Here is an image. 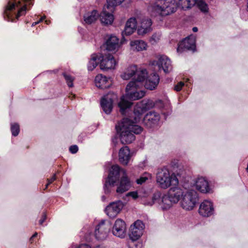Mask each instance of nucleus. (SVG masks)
<instances>
[{"instance_id": "1", "label": "nucleus", "mask_w": 248, "mask_h": 248, "mask_svg": "<svg viewBox=\"0 0 248 248\" xmlns=\"http://www.w3.org/2000/svg\"><path fill=\"white\" fill-rule=\"evenodd\" d=\"M141 119L140 113L134 110V115L123 119L116 125L117 132L120 134V138L123 144H129L135 139L134 134H139L143 128L137 124Z\"/></svg>"}, {"instance_id": "2", "label": "nucleus", "mask_w": 248, "mask_h": 248, "mask_svg": "<svg viewBox=\"0 0 248 248\" xmlns=\"http://www.w3.org/2000/svg\"><path fill=\"white\" fill-rule=\"evenodd\" d=\"M194 0H155L149 8V11L154 16H166L175 12L179 7L184 10L191 8L194 5Z\"/></svg>"}, {"instance_id": "3", "label": "nucleus", "mask_w": 248, "mask_h": 248, "mask_svg": "<svg viewBox=\"0 0 248 248\" xmlns=\"http://www.w3.org/2000/svg\"><path fill=\"white\" fill-rule=\"evenodd\" d=\"M144 81L140 78L139 81H131L127 85L125 95L121 98L118 104L120 111L122 114H124L132 105L131 101L140 99L145 95V92L141 90Z\"/></svg>"}, {"instance_id": "4", "label": "nucleus", "mask_w": 248, "mask_h": 248, "mask_svg": "<svg viewBox=\"0 0 248 248\" xmlns=\"http://www.w3.org/2000/svg\"><path fill=\"white\" fill-rule=\"evenodd\" d=\"M32 5V0H9L4 17L8 21L14 22L20 16L25 15Z\"/></svg>"}, {"instance_id": "5", "label": "nucleus", "mask_w": 248, "mask_h": 248, "mask_svg": "<svg viewBox=\"0 0 248 248\" xmlns=\"http://www.w3.org/2000/svg\"><path fill=\"white\" fill-rule=\"evenodd\" d=\"M156 182L157 186L166 189L171 186H177L179 180L174 173H170L166 168L158 169L156 175Z\"/></svg>"}, {"instance_id": "6", "label": "nucleus", "mask_w": 248, "mask_h": 248, "mask_svg": "<svg viewBox=\"0 0 248 248\" xmlns=\"http://www.w3.org/2000/svg\"><path fill=\"white\" fill-rule=\"evenodd\" d=\"M121 175L122 177L127 176L125 170L121 169L118 165L112 166L104 186L106 194H108L114 190V185L119 180Z\"/></svg>"}, {"instance_id": "7", "label": "nucleus", "mask_w": 248, "mask_h": 248, "mask_svg": "<svg viewBox=\"0 0 248 248\" xmlns=\"http://www.w3.org/2000/svg\"><path fill=\"white\" fill-rule=\"evenodd\" d=\"M147 72L145 69H138L135 65H130L121 74V78L124 80H129L132 78L131 81H139L140 78L144 80L147 78Z\"/></svg>"}, {"instance_id": "8", "label": "nucleus", "mask_w": 248, "mask_h": 248, "mask_svg": "<svg viewBox=\"0 0 248 248\" xmlns=\"http://www.w3.org/2000/svg\"><path fill=\"white\" fill-rule=\"evenodd\" d=\"M198 201V194L193 189L186 190L180 202L181 207L185 210H192Z\"/></svg>"}, {"instance_id": "9", "label": "nucleus", "mask_w": 248, "mask_h": 248, "mask_svg": "<svg viewBox=\"0 0 248 248\" xmlns=\"http://www.w3.org/2000/svg\"><path fill=\"white\" fill-rule=\"evenodd\" d=\"M100 67L103 70L115 68L116 61L112 55L108 53L100 55Z\"/></svg>"}, {"instance_id": "10", "label": "nucleus", "mask_w": 248, "mask_h": 248, "mask_svg": "<svg viewBox=\"0 0 248 248\" xmlns=\"http://www.w3.org/2000/svg\"><path fill=\"white\" fill-rule=\"evenodd\" d=\"M110 228L111 225L108 221H101L95 230L94 233L96 239L100 240L106 239Z\"/></svg>"}, {"instance_id": "11", "label": "nucleus", "mask_w": 248, "mask_h": 248, "mask_svg": "<svg viewBox=\"0 0 248 248\" xmlns=\"http://www.w3.org/2000/svg\"><path fill=\"white\" fill-rule=\"evenodd\" d=\"M144 224L141 220H138L130 227L129 237L132 241L138 240L142 234Z\"/></svg>"}, {"instance_id": "12", "label": "nucleus", "mask_w": 248, "mask_h": 248, "mask_svg": "<svg viewBox=\"0 0 248 248\" xmlns=\"http://www.w3.org/2000/svg\"><path fill=\"white\" fill-rule=\"evenodd\" d=\"M153 65L157 66L158 69H162L165 73H168L172 70V65L170 59L166 56H160L157 61H153Z\"/></svg>"}, {"instance_id": "13", "label": "nucleus", "mask_w": 248, "mask_h": 248, "mask_svg": "<svg viewBox=\"0 0 248 248\" xmlns=\"http://www.w3.org/2000/svg\"><path fill=\"white\" fill-rule=\"evenodd\" d=\"M116 98V95L113 93H109L102 97L101 100V106L105 113L109 114L111 112L113 103Z\"/></svg>"}, {"instance_id": "14", "label": "nucleus", "mask_w": 248, "mask_h": 248, "mask_svg": "<svg viewBox=\"0 0 248 248\" xmlns=\"http://www.w3.org/2000/svg\"><path fill=\"white\" fill-rule=\"evenodd\" d=\"M195 43V37L191 35L185 38L178 44L177 51L178 52H181L185 49L194 50L196 48Z\"/></svg>"}, {"instance_id": "15", "label": "nucleus", "mask_w": 248, "mask_h": 248, "mask_svg": "<svg viewBox=\"0 0 248 248\" xmlns=\"http://www.w3.org/2000/svg\"><path fill=\"white\" fill-rule=\"evenodd\" d=\"M160 116L154 111H150L144 117L143 124L148 128H152L156 126L159 122Z\"/></svg>"}, {"instance_id": "16", "label": "nucleus", "mask_w": 248, "mask_h": 248, "mask_svg": "<svg viewBox=\"0 0 248 248\" xmlns=\"http://www.w3.org/2000/svg\"><path fill=\"white\" fill-rule=\"evenodd\" d=\"M123 207L124 204L122 201L112 202L107 206L105 212L110 217H114L120 212Z\"/></svg>"}, {"instance_id": "17", "label": "nucleus", "mask_w": 248, "mask_h": 248, "mask_svg": "<svg viewBox=\"0 0 248 248\" xmlns=\"http://www.w3.org/2000/svg\"><path fill=\"white\" fill-rule=\"evenodd\" d=\"M199 213L201 216L205 217L213 215L214 208L212 202L209 200L203 201L200 205Z\"/></svg>"}, {"instance_id": "18", "label": "nucleus", "mask_w": 248, "mask_h": 248, "mask_svg": "<svg viewBox=\"0 0 248 248\" xmlns=\"http://www.w3.org/2000/svg\"><path fill=\"white\" fill-rule=\"evenodd\" d=\"M117 186L116 193L119 195L128 191L131 187L129 180L127 176H123L120 180L115 183L114 186Z\"/></svg>"}, {"instance_id": "19", "label": "nucleus", "mask_w": 248, "mask_h": 248, "mask_svg": "<svg viewBox=\"0 0 248 248\" xmlns=\"http://www.w3.org/2000/svg\"><path fill=\"white\" fill-rule=\"evenodd\" d=\"M126 226L125 222L120 219L116 220L112 228V233L115 236L123 238L125 235Z\"/></svg>"}, {"instance_id": "20", "label": "nucleus", "mask_w": 248, "mask_h": 248, "mask_svg": "<svg viewBox=\"0 0 248 248\" xmlns=\"http://www.w3.org/2000/svg\"><path fill=\"white\" fill-rule=\"evenodd\" d=\"M152 22L150 18L143 19L140 25L138 27L137 33L139 35L144 36L152 31Z\"/></svg>"}, {"instance_id": "21", "label": "nucleus", "mask_w": 248, "mask_h": 248, "mask_svg": "<svg viewBox=\"0 0 248 248\" xmlns=\"http://www.w3.org/2000/svg\"><path fill=\"white\" fill-rule=\"evenodd\" d=\"M172 186L169 189L168 195L173 203H176L182 199L185 191L176 186Z\"/></svg>"}, {"instance_id": "22", "label": "nucleus", "mask_w": 248, "mask_h": 248, "mask_svg": "<svg viewBox=\"0 0 248 248\" xmlns=\"http://www.w3.org/2000/svg\"><path fill=\"white\" fill-rule=\"evenodd\" d=\"M131 157L130 150L127 146L121 148L119 152V159L124 165H127Z\"/></svg>"}, {"instance_id": "23", "label": "nucleus", "mask_w": 248, "mask_h": 248, "mask_svg": "<svg viewBox=\"0 0 248 248\" xmlns=\"http://www.w3.org/2000/svg\"><path fill=\"white\" fill-rule=\"evenodd\" d=\"M159 81V78L156 73H153L148 77L146 80L144 86L146 88L152 90L155 89Z\"/></svg>"}, {"instance_id": "24", "label": "nucleus", "mask_w": 248, "mask_h": 248, "mask_svg": "<svg viewBox=\"0 0 248 248\" xmlns=\"http://www.w3.org/2000/svg\"><path fill=\"white\" fill-rule=\"evenodd\" d=\"M95 84L98 88L106 89L110 87L111 82L109 78L103 76L102 74H99L95 78Z\"/></svg>"}, {"instance_id": "25", "label": "nucleus", "mask_w": 248, "mask_h": 248, "mask_svg": "<svg viewBox=\"0 0 248 248\" xmlns=\"http://www.w3.org/2000/svg\"><path fill=\"white\" fill-rule=\"evenodd\" d=\"M197 190L204 193L210 192V188L208 181L203 177L198 178L195 183Z\"/></svg>"}, {"instance_id": "26", "label": "nucleus", "mask_w": 248, "mask_h": 248, "mask_svg": "<svg viewBox=\"0 0 248 248\" xmlns=\"http://www.w3.org/2000/svg\"><path fill=\"white\" fill-rule=\"evenodd\" d=\"M137 20L135 17L130 18L126 22L124 33L126 35L132 34L137 28Z\"/></svg>"}, {"instance_id": "27", "label": "nucleus", "mask_w": 248, "mask_h": 248, "mask_svg": "<svg viewBox=\"0 0 248 248\" xmlns=\"http://www.w3.org/2000/svg\"><path fill=\"white\" fill-rule=\"evenodd\" d=\"M107 6H105L100 15V20L102 23L105 24H111L114 20L113 16L107 12Z\"/></svg>"}, {"instance_id": "28", "label": "nucleus", "mask_w": 248, "mask_h": 248, "mask_svg": "<svg viewBox=\"0 0 248 248\" xmlns=\"http://www.w3.org/2000/svg\"><path fill=\"white\" fill-rule=\"evenodd\" d=\"M107 49L115 51L119 47V39L115 36L111 35L106 42Z\"/></svg>"}, {"instance_id": "29", "label": "nucleus", "mask_w": 248, "mask_h": 248, "mask_svg": "<svg viewBox=\"0 0 248 248\" xmlns=\"http://www.w3.org/2000/svg\"><path fill=\"white\" fill-rule=\"evenodd\" d=\"M130 45L131 49L137 51L145 50L147 47L146 43L144 41L140 40L131 41Z\"/></svg>"}, {"instance_id": "30", "label": "nucleus", "mask_w": 248, "mask_h": 248, "mask_svg": "<svg viewBox=\"0 0 248 248\" xmlns=\"http://www.w3.org/2000/svg\"><path fill=\"white\" fill-rule=\"evenodd\" d=\"M99 15L96 10L88 12L84 16V20L85 23L91 24L95 22L99 17Z\"/></svg>"}, {"instance_id": "31", "label": "nucleus", "mask_w": 248, "mask_h": 248, "mask_svg": "<svg viewBox=\"0 0 248 248\" xmlns=\"http://www.w3.org/2000/svg\"><path fill=\"white\" fill-rule=\"evenodd\" d=\"M173 202L171 201L168 194H165L162 196L159 206L163 210L169 209L172 205Z\"/></svg>"}, {"instance_id": "32", "label": "nucleus", "mask_w": 248, "mask_h": 248, "mask_svg": "<svg viewBox=\"0 0 248 248\" xmlns=\"http://www.w3.org/2000/svg\"><path fill=\"white\" fill-rule=\"evenodd\" d=\"M100 56H98L95 54H93L88 65V70H93L96 67L99 62L100 63Z\"/></svg>"}, {"instance_id": "33", "label": "nucleus", "mask_w": 248, "mask_h": 248, "mask_svg": "<svg viewBox=\"0 0 248 248\" xmlns=\"http://www.w3.org/2000/svg\"><path fill=\"white\" fill-rule=\"evenodd\" d=\"M162 196L161 193L160 191H156L154 194L152 200L148 202H145L144 204L151 206L153 204L156 203L159 205L162 200Z\"/></svg>"}, {"instance_id": "34", "label": "nucleus", "mask_w": 248, "mask_h": 248, "mask_svg": "<svg viewBox=\"0 0 248 248\" xmlns=\"http://www.w3.org/2000/svg\"><path fill=\"white\" fill-rule=\"evenodd\" d=\"M194 5L203 13H207L208 11V6L203 0H194Z\"/></svg>"}, {"instance_id": "35", "label": "nucleus", "mask_w": 248, "mask_h": 248, "mask_svg": "<svg viewBox=\"0 0 248 248\" xmlns=\"http://www.w3.org/2000/svg\"><path fill=\"white\" fill-rule=\"evenodd\" d=\"M124 1V0H107V9L112 12L114 7L121 4Z\"/></svg>"}, {"instance_id": "36", "label": "nucleus", "mask_w": 248, "mask_h": 248, "mask_svg": "<svg viewBox=\"0 0 248 248\" xmlns=\"http://www.w3.org/2000/svg\"><path fill=\"white\" fill-rule=\"evenodd\" d=\"M151 178V175L149 173H143L139 178L136 180L138 184L141 185L145 183L147 180Z\"/></svg>"}, {"instance_id": "37", "label": "nucleus", "mask_w": 248, "mask_h": 248, "mask_svg": "<svg viewBox=\"0 0 248 248\" xmlns=\"http://www.w3.org/2000/svg\"><path fill=\"white\" fill-rule=\"evenodd\" d=\"M11 130L12 134L14 136L18 135L19 132V125L16 123L11 124Z\"/></svg>"}, {"instance_id": "38", "label": "nucleus", "mask_w": 248, "mask_h": 248, "mask_svg": "<svg viewBox=\"0 0 248 248\" xmlns=\"http://www.w3.org/2000/svg\"><path fill=\"white\" fill-rule=\"evenodd\" d=\"M63 75L64 77V78L66 80V82L68 86L69 87H72L73 86V82L74 80V78L64 73H63Z\"/></svg>"}, {"instance_id": "39", "label": "nucleus", "mask_w": 248, "mask_h": 248, "mask_svg": "<svg viewBox=\"0 0 248 248\" xmlns=\"http://www.w3.org/2000/svg\"><path fill=\"white\" fill-rule=\"evenodd\" d=\"M133 241L132 243L129 244V248H142L143 244L141 241L135 242Z\"/></svg>"}, {"instance_id": "40", "label": "nucleus", "mask_w": 248, "mask_h": 248, "mask_svg": "<svg viewBox=\"0 0 248 248\" xmlns=\"http://www.w3.org/2000/svg\"><path fill=\"white\" fill-rule=\"evenodd\" d=\"M184 86V83L183 82L180 81L178 84L175 86L174 90L177 92L180 91L182 87Z\"/></svg>"}, {"instance_id": "41", "label": "nucleus", "mask_w": 248, "mask_h": 248, "mask_svg": "<svg viewBox=\"0 0 248 248\" xmlns=\"http://www.w3.org/2000/svg\"><path fill=\"white\" fill-rule=\"evenodd\" d=\"M78 146L74 145H72L69 148V151L72 154H75L78 151Z\"/></svg>"}, {"instance_id": "42", "label": "nucleus", "mask_w": 248, "mask_h": 248, "mask_svg": "<svg viewBox=\"0 0 248 248\" xmlns=\"http://www.w3.org/2000/svg\"><path fill=\"white\" fill-rule=\"evenodd\" d=\"M127 196H131L134 199H136L138 198V194L137 191H133L129 192L127 194Z\"/></svg>"}, {"instance_id": "43", "label": "nucleus", "mask_w": 248, "mask_h": 248, "mask_svg": "<svg viewBox=\"0 0 248 248\" xmlns=\"http://www.w3.org/2000/svg\"><path fill=\"white\" fill-rule=\"evenodd\" d=\"M56 180V176H55V175H53L51 178H50V179H47V183L46 184V187L45 188H47V186H48V185H49L50 184H51L54 181H55Z\"/></svg>"}, {"instance_id": "44", "label": "nucleus", "mask_w": 248, "mask_h": 248, "mask_svg": "<svg viewBox=\"0 0 248 248\" xmlns=\"http://www.w3.org/2000/svg\"><path fill=\"white\" fill-rule=\"evenodd\" d=\"M46 214L45 213H44L42 215V218L39 220V224L40 225H42L43 224V222L46 219Z\"/></svg>"}, {"instance_id": "45", "label": "nucleus", "mask_w": 248, "mask_h": 248, "mask_svg": "<svg viewBox=\"0 0 248 248\" xmlns=\"http://www.w3.org/2000/svg\"><path fill=\"white\" fill-rule=\"evenodd\" d=\"M46 18V16H44L43 17H42L40 20L37 22H33L32 24V26H34L37 24H38V23H39L40 22H42L44 19H45Z\"/></svg>"}, {"instance_id": "46", "label": "nucleus", "mask_w": 248, "mask_h": 248, "mask_svg": "<svg viewBox=\"0 0 248 248\" xmlns=\"http://www.w3.org/2000/svg\"><path fill=\"white\" fill-rule=\"evenodd\" d=\"M78 248H91L90 246L86 244H81Z\"/></svg>"}, {"instance_id": "47", "label": "nucleus", "mask_w": 248, "mask_h": 248, "mask_svg": "<svg viewBox=\"0 0 248 248\" xmlns=\"http://www.w3.org/2000/svg\"><path fill=\"white\" fill-rule=\"evenodd\" d=\"M192 31H193L194 32H197V31H198V28H197V27H193V28H192Z\"/></svg>"}, {"instance_id": "48", "label": "nucleus", "mask_w": 248, "mask_h": 248, "mask_svg": "<svg viewBox=\"0 0 248 248\" xmlns=\"http://www.w3.org/2000/svg\"><path fill=\"white\" fill-rule=\"evenodd\" d=\"M38 235V233L37 232H35L32 236V238H34V237H36Z\"/></svg>"}, {"instance_id": "49", "label": "nucleus", "mask_w": 248, "mask_h": 248, "mask_svg": "<svg viewBox=\"0 0 248 248\" xmlns=\"http://www.w3.org/2000/svg\"><path fill=\"white\" fill-rule=\"evenodd\" d=\"M45 22L46 24L48 25L50 23V21L49 20H45Z\"/></svg>"}, {"instance_id": "50", "label": "nucleus", "mask_w": 248, "mask_h": 248, "mask_svg": "<svg viewBox=\"0 0 248 248\" xmlns=\"http://www.w3.org/2000/svg\"><path fill=\"white\" fill-rule=\"evenodd\" d=\"M33 238H32V236L30 239V242H31V243H32L33 242Z\"/></svg>"}, {"instance_id": "51", "label": "nucleus", "mask_w": 248, "mask_h": 248, "mask_svg": "<svg viewBox=\"0 0 248 248\" xmlns=\"http://www.w3.org/2000/svg\"><path fill=\"white\" fill-rule=\"evenodd\" d=\"M102 198L103 201H104L105 200V197L104 196H102Z\"/></svg>"}, {"instance_id": "52", "label": "nucleus", "mask_w": 248, "mask_h": 248, "mask_svg": "<svg viewBox=\"0 0 248 248\" xmlns=\"http://www.w3.org/2000/svg\"><path fill=\"white\" fill-rule=\"evenodd\" d=\"M247 11H248V0L247 1Z\"/></svg>"}]
</instances>
